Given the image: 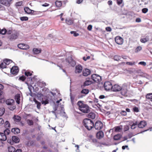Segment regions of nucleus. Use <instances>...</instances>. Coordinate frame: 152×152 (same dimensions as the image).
<instances>
[{"label": "nucleus", "instance_id": "obj_55", "mask_svg": "<svg viewBox=\"0 0 152 152\" xmlns=\"http://www.w3.org/2000/svg\"><path fill=\"white\" fill-rule=\"evenodd\" d=\"M4 123V121L3 119L0 117V126L1 125Z\"/></svg>", "mask_w": 152, "mask_h": 152}, {"label": "nucleus", "instance_id": "obj_8", "mask_svg": "<svg viewBox=\"0 0 152 152\" xmlns=\"http://www.w3.org/2000/svg\"><path fill=\"white\" fill-rule=\"evenodd\" d=\"M113 86L111 82H106L104 84V87L105 89L107 91H108L110 89L112 90Z\"/></svg>", "mask_w": 152, "mask_h": 152}, {"label": "nucleus", "instance_id": "obj_56", "mask_svg": "<svg viewBox=\"0 0 152 152\" xmlns=\"http://www.w3.org/2000/svg\"><path fill=\"white\" fill-rule=\"evenodd\" d=\"M70 99L72 102L74 101L75 98V96L71 95V94H70Z\"/></svg>", "mask_w": 152, "mask_h": 152}, {"label": "nucleus", "instance_id": "obj_36", "mask_svg": "<svg viewBox=\"0 0 152 152\" xmlns=\"http://www.w3.org/2000/svg\"><path fill=\"white\" fill-rule=\"evenodd\" d=\"M81 93L84 94L86 95L89 93V90L88 89H83L81 92Z\"/></svg>", "mask_w": 152, "mask_h": 152}, {"label": "nucleus", "instance_id": "obj_51", "mask_svg": "<svg viewBox=\"0 0 152 152\" xmlns=\"http://www.w3.org/2000/svg\"><path fill=\"white\" fill-rule=\"evenodd\" d=\"M133 110L134 112H139V109L137 107H134L133 108Z\"/></svg>", "mask_w": 152, "mask_h": 152}, {"label": "nucleus", "instance_id": "obj_41", "mask_svg": "<svg viewBox=\"0 0 152 152\" xmlns=\"http://www.w3.org/2000/svg\"><path fill=\"white\" fill-rule=\"evenodd\" d=\"M28 124L30 125H32L34 124V122L32 120L28 119L27 121Z\"/></svg>", "mask_w": 152, "mask_h": 152}, {"label": "nucleus", "instance_id": "obj_48", "mask_svg": "<svg viewBox=\"0 0 152 152\" xmlns=\"http://www.w3.org/2000/svg\"><path fill=\"white\" fill-rule=\"evenodd\" d=\"M126 63L127 64L131 66L134 65L135 64V63L134 61L128 62H126Z\"/></svg>", "mask_w": 152, "mask_h": 152}, {"label": "nucleus", "instance_id": "obj_30", "mask_svg": "<svg viewBox=\"0 0 152 152\" xmlns=\"http://www.w3.org/2000/svg\"><path fill=\"white\" fill-rule=\"evenodd\" d=\"M33 101L37 104V108L38 109H40V106L41 105L40 103L37 101L35 99H34Z\"/></svg>", "mask_w": 152, "mask_h": 152}, {"label": "nucleus", "instance_id": "obj_61", "mask_svg": "<svg viewBox=\"0 0 152 152\" xmlns=\"http://www.w3.org/2000/svg\"><path fill=\"white\" fill-rule=\"evenodd\" d=\"M92 26L91 25H90L89 26H88L87 27V29L89 31H91L92 29Z\"/></svg>", "mask_w": 152, "mask_h": 152}, {"label": "nucleus", "instance_id": "obj_53", "mask_svg": "<svg viewBox=\"0 0 152 152\" xmlns=\"http://www.w3.org/2000/svg\"><path fill=\"white\" fill-rule=\"evenodd\" d=\"M129 127L128 126L126 125L124 126V129L125 131H126L129 129Z\"/></svg>", "mask_w": 152, "mask_h": 152}, {"label": "nucleus", "instance_id": "obj_38", "mask_svg": "<svg viewBox=\"0 0 152 152\" xmlns=\"http://www.w3.org/2000/svg\"><path fill=\"white\" fill-rule=\"evenodd\" d=\"M5 111L4 108H0V116H2L4 113Z\"/></svg>", "mask_w": 152, "mask_h": 152}, {"label": "nucleus", "instance_id": "obj_27", "mask_svg": "<svg viewBox=\"0 0 152 152\" xmlns=\"http://www.w3.org/2000/svg\"><path fill=\"white\" fill-rule=\"evenodd\" d=\"M24 10L26 13L28 14H29L30 13H33L32 12H34V11L31 10H30L28 7H26L24 8Z\"/></svg>", "mask_w": 152, "mask_h": 152}, {"label": "nucleus", "instance_id": "obj_47", "mask_svg": "<svg viewBox=\"0 0 152 152\" xmlns=\"http://www.w3.org/2000/svg\"><path fill=\"white\" fill-rule=\"evenodd\" d=\"M121 129L119 126H117L115 128V132H120L121 131Z\"/></svg>", "mask_w": 152, "mask_h": 152}, {"label": "nucleus", "instance_id": "obj_33", "mask_svg": "<svg viewBox=\"0 0 152 152\" xmlns=\"http://www.w3.org/2000/svg\"><path fill=\"white\" fill-rule=\"evenodd\" d=\"M62 2L61 1H57L55 2L56 5L57 7H60L62 5Z\"/></svg>", "mask_w": 152, "mask_h": 152}, {"label": "nucleus", "instance_id": "obj_58", "mask_svg": "<svg viewBox=\"0 0 152 152\" xmlns=\"http://www.w3.org/2000/svg\"><path fill=\"white\" fill-rule=\"evenodd\" d=\"M4 86L3 85L0 84V93L1 94L2 90L3 89Z\"/></svg>", "mask_w": 152, "mask_h": 152}, {"label": "nucleus", "instance_id": "obj_54", "mask_svg": "<svg viewBox=\"0 0 152 152\" xmlns=\"http://www.w3.org/2000/svg\"><path fill=\"white\" fill-rule=\"evenodd\" d=\"M25 79H26V77L24 76H22L20 77H19V79L20 80H21L22 81H24L25 80Z\"/></svg>", "mask_w": 152, "mask_h": 152}, {"label": "nucleus", "instance_id": "obj_18", "mask_svg": "<svg viewBox=\"0 0 152 152\" xmlns=\"http://www.w3.org/2000/svg\"><path fill=\"white\" fill-rule=\"evenodd\" d=\"M147 100L152 102V93H149L146 95Z\"/></svg>", "mask_w": 152, "mask_h": 152}, {"label": "nucleus", "instance_id": "obj_22", "mask_svg": "<svg viewBox=\"0 0 152 152\" xmlns=\"http://www.w3.org/2000/svg\"><path fill=\"white\" fill-rule=\"evenodd\" d=\"M20 95L19 94H17L15 96V99L16 103L19 104H20Z\"/></svg>", "mask_w": 152, "mask_h": 152}, {"label": "nucleus", "instance_id": "obj_49", "mask_svg": "<svg viewBox=\"0 0 152 152\" xmlns=\"http://www.w3.org/2000/svg\"><path fill=\"white\" fill-rule=\"evenodd\" d=\"M138 64L141 65L143 66H145L146 64V63L144 61H140L138 63Z\"/></svg>", "mask_w": 152, "mask_h": 152}, {"label": "nucleus", "instance_id": "obj_62", "mask_svg": "<svg viewBox=\"0 0 152 152\" xmlns=\"http://www.w3.org/2000/svg\"><path fill=\"white\" fill-rule=\"evenodd\" d=\"M117 1V3L118 5H120L122 2L123 0H116Z\"/></svg>", "mask_w": 152, "mask_h": 152}, {"label": "nucleus", "instance_id": "obj_1", "mask_svg": "<svg viewBox=\"0 0 152 152\" xmlns=\"http://www.w3.org/2000/svg\"><path fill=\"white\" fill-rule=\"evenodd\" d=\"M77 104L78 106L79 109L82 112L86 113L89 112L90 110L89 106L87 105L83 104L82 101H78Z\"/></svg>", "mask_w": 152, "mask_h": 152}, {"label": "nucleus", "instance_id": "obj_40", "mask_svg": "<svg viewBox=\"0 0 152 152\" xmlns=\"http://www.w3.org/2000/svg\"><path fill=\"white\" fill-rule=\"evenodd\" d=\"M25 74L26 76L28 77L32 75V73H31L29 71H27L25 72Z\"/></svg>", "mask_w": 152, "mask_h": 152}, {"label": "nucleus", "instance_id": "obj_13", "mask_svg": "<svg viewBox=\"0 0 152 152\" xmlns=\"http://www.w3.org/2000/svg\"><path fill=\"white\" fill-rule=\"evenodd\" d=\"M115 42L118 45H121L123 42V39L121 37L117 36L115 38Z\"/></svg>", "mask_w": 152, "mask_h": 152}, {"label": "nucleus", "instance_id": "obj_52", "mask_svg": "<svg viewBox=\"0 0 152 152\" xmlns=\"http://www.w3.org/2000/svg\"><path fill=\"white\" fill-rule=\"evenodd\" d=\"M148 11V9L147 8H144L142 9V12L143 13H145Z\"/></svg>", "mask_w": 152, "mask_h": 152}, {"label": "nucleus", "instance_id": "obj_7", "mask_svg": "<svg viewBox=\"0 0 152 152\" xmlns=\"http://www.w3.org/2000/svg\"><path fill=\"white\" fill-rule=\"evenodd\" d=\"M103 126V124L100 121H97L94 125V127L95 129L99 130L101 129Z\"/></svg>", "mask_w": 152, "mask_h": 152}, {"label": "nucleus", "instance_id": "obj_64", "mask_svg": "<svg viewBox=\"0 0 152 152\" xmlns=\"http://www.w3.org/2000/svg\"><path fill=\"white\" fill-rule=\"evenodd\" d=\"M106 29L107 31H110L112 30V29L110 27H108L106 28Z\"/></svg>", "mask_w": 152, "mask_h": 152}, {"label": "nucleus", "instance_id": "obj_57", "mask_svg": "<svg viewBox=\"0 0 152 152\" xmlns=\"http://www.w3.org/2000/svg\"><path fill=\"white\" fill-rule=\"evenodd\" d=\"M75 147H76V148H77L76 149V152H80V151L79 149V146L78 145H75Z\"/></svg>", "mask_w": 152, "mask_h": 152}, {"label": "nucleus", "instance_id": "obj_2", "mask_svg": "<svg viewBox=\"0 0 152 152\" xmlns=\"http://www.w3.org/2000/svg\"><path fill=\"white\" fill-rule=\"evenodd\" d=\"M130 86V84L129 83H125L121 87V89L120 90L122 95L125 96H128V89L129 88Z\"/></svg>", "mask_w": 152, "mask_h": 152}, {"label": "nucleus", "instance_id": "obj_63", "mask_svg": "<svg viewBox=\"0 0 152 152\" xmlns=\"http://www.w3.org/2000/svg\"><path fill=\"white\" fill-rule=\"evenodd\" d=\"M136 124L133 123L131 126V128L132 129H134L136 128Z\"/></svg>", "mask_w": 152, "mask_h": 152}, {"label": "nucleus", "instance_id": "obj_45", "mask_svg": "<svg viewBox=\"0 0 152 152\" xmlns=\"http://www.w3.org/2000/svg\"><path fill=\"white\" fill-rule=\"evenodd\" d=\"M7 32V31L5 29H2L0 31V33L1 34L4 35Z\"/></svg>", "mask_w": 152, "mask_h": 152}, {"label": "nucleus", "instance_id": "obj_25", "mask_svg": "<svg viewBox=\"0 0 152 152\" xmlns=\"http://www.w3.org/2000/svg\"><path fill=\"white\" fill-rule=\"evenodd\" d=\"M12 140L15 143L18 142L20 141V139L18 137L15 136H13L12 137Z\"/></svg>", "mask_w": 152, "mask_h": 152}, {"label": "nucleus", "instance_id": "obj_5", "mask_svg": "<svg viewBox=\"0 0 152 152\" xmlns=\"http://www.w3.org/2000/svg\"><path fill=\"white\" fill-rule=\"evenodd\" d=\"M38 99L40 100H41V102L42 104L46 105L48 103V99H46L45 100H44L43 99V95L41 93H38L37 94V96Z\"/></svg>", "mask_w": 152, "mask_h": 152}, {"label": "nucleus", "instance_id": "obj_3", "mask_svg": "<svg viewBox=\"0 0 152 152\" xmlns=\"http://www.w3.org/2000/svg\"><path fill=\"white\" fill-rule=\"evenodd\" d=\"M83 123L85 127L88 130L91 129L94 126L92 121L88 118L85 119Z\"/></svg>", "mask_w": 152, "mask_h": 152}, {"label": "nucleus", "instance_id": "obj_19", "mask_svg": "<svg viewBox=\"0 0 152 152\" xmlns=\"http://www.w3.org/2000/svg\"><path fill=\"white\" fill-rule=\"evenodd\" d=\"M93 83L92 81L90 79H87L84 82V86L89 85Z\"/></svg>", "mask_w": 152, "mask_h": 152}, {"label": "nucleus", "instance_id": "obj_50", "mask_svg": "<svg viewBox=\"0 0 152 152\" xmlns=\"http://www.w3.org/2000/svg\"><path fill=\"white\" fill-rule=\"evenodd\" d=\"M120 114L123 115L125 116L126 115L127 113L126 111L124 110H122Z\"/></svg>", "mask_w": 152, "mask_h": 152}, {"label": "nucleus", "instance_id": "obj_42", "mask_svg": "<svg viewBox=\"0 0 152 152\" xmlns=\"http://www.w3.org/2000/svg\"><path fill=\"white\" fill-rule=\"evenodd\" d=\"M121 58V57L120 56H115L114 57V59L115 60L118 61L120 60Z\"/></svg>", "mask_w": 152, "mask_h": 152}, {"label": "nucleus", "instance_id": "obj_6", "mask_svg": "<svg viewBox=\"0 0 152 152\" xmlns=\"http://www.w3.org/2000/svg\"><path fill=\"white\" fill-rule=\"evenodd\" d=\"M91 79L95 82L99 83L101 80V77L99 75L96 74H93L91 76Z\"/></svg>", "mask_w": 152, "mask_h": 152}, {"label": "nucleus", "instance_id": "obj_35", "mask_svg": "<svg viewBox=\"0 0 152 152\" xmlns=\"http://www.w3.org/2000/svg\"><path fill=\"white\" fill-rule=\"evenodd\" d=\"M121 136L120 134H116L114 137V139L115 140H118L121 138Z\"/></svg>", "mask_w": 152, "mask_h": 152}, {"label": "nucleus", "instance_id": "obj_34", "mask_svg": "<svg viewBox=\"0 0 152 152\" xmlns=\"http://www.w3.org/2000/svg\"><path fill=\"white\" fill-rule=\"evenodd\" d=\"M4 61L6 65H9L12 62V60L8 59H4Z\"/></svg>", "mask_w": 152, "mask_h": 152}, {"label": "nucleus", "instance_id": "obj_4", "mask_svg": "<svg viewBox=\"0 0 152 152\" xmlns=\"http://www.w3.org/2000/svg\"><path fill=\"white\" fill-rule=\"evenodd\" d=\"M6 104L9 106L8 108L11 110H13L16 107L14 104L15 101L13 99H8L6 101Z\"/></svg>", "mask_w": 152, "mask_h": 152}, {"label": "nucleus", "instance_id": "obj_43", "mask_svg": "<svg viewBox=\"0 0 152 152\" xmlns=\"http://www.w3.org/2000/svg\"><path fill=\"white\" fill-rule=\"evenodd\" d=\"M142 47L141 46H138L136 49L135 52L136 53H137L141 50L142 49Z\"/></svg>", "mask_w": 152, "mask_h": 152}, {"label": "nucleus", "instance_id": "obj_10", "mask_svg": "<svg viewBox=\"0 0 152 152\" xmlns=\"http://www.w3.org/2000/svg\"><path fill=\"white\" fill-rule=\"evenodd\" d=\"M19 71L18 67L16 66H13L10 70V72L11 74L16 75L18 72Z\"/></svg>", "mask_w": 152, "mask_h": 152}, {"label": "nucleus", "instance_id": "obj_37", "mask_svg": "<svg viewBox=\"0 0 152 152\" xmlns=\"http://www.w3.org/2000/svg\"><path fill=\"white\" fill-rule=\"evenodd\" d=\"M0 66L2 68H6V64L3 61V62H2L0 64Z\"/></svg>", "mask_w": 152, "mask_h": 152}, {"label": "nucleus", "instance_id": "obj_39", "mask_svg": "<svg viewBox=\"0 0 152 152\" xmlns=\"http://www.w3.org/2000/svg\"><path fill=\"white\" fill-rule=\"evenodd\" d=\"M10 132V130L8 129H6V130H4V133L3 134H4V135L6 136V135H8Z\"/></svg>", "mask_w": 152, "mask_h": 152}, {"label": "nucleus", "instance_id": "obj_20", "mask_svg": "<svg viewBox=\"0 0 152 152\" xmlns=\"http://www.w3.org/2000/svg\"><path fill=\"white\" fill-rule=\"evenodd\" d=\"M7 139V137L4 135V134H3V133H0V140L5 141Z\"/></svg>", "mask_w": 152, "mask_h": 152}, {"label": "nucleus", "instance_id": "obj_12", "mask_svg": "<svg viewBox=\"0 0 152 152\" xmlns=\"http://www.w3.org/2000/svg\"><path fill=\"white\" fill-rule=\"evenodd\" d=\"M83 70V67L80 65H76L75 68V72L76 73H81Z\"/></svg>", "mask_w": 152, "mask_h": 152}, {"label": "nucleus", "instance_id": "obj_24", "mask_svg": "<svg viewBox=\"0 0 152 152\" xmlns=\"http://www.w3.org/2000/svg\"><path fill=\"white\" fill-rule=\"evenodd\" d=\"M66 23L67 24L70 25L73 23V20L70 18L66 19Z\"/></svg>", "mask_w": 152, "mask_h": 152}, {"label": "nucleus", "instance_id": "obj_26", "mask_svg": "<svg viewBox=\"0 0 152 152\" xmlns=\"http://www.w3.org/2000/svg\"><path fill=\"white\" fill-rule=\"evenodd\" d=\"M18 36L16 34H12L9 37V39L11 40L15 39L17 38Z\"/></svg>", "mask_w": 152, "mask_h": 152}, {"label": "nucleus", "instance_id": "obj_46", "mask_svg": "<svg viewBox=\"0 0 152 152\" xmlns=\"http://www.w3.org/2000/svg\"><path fill=\"white\" fill-rule=\"evenodd\" d=\"M70 33L72 34H73V35L75 37H77L79 35V34L76 31H71Z\"/></svg>", "mask_w": 152, "mask_h": 152}, {"label": "nucleus", "instance_id": "obj_21", "mask_svg": "<svg viewBox=\"0 0 152 152\" xmlns=\"http://www.w3.org/2000/svg\"><path fill=\"white\" fill-rule=\"evenodd\" d=\"M149 38L147 36L141 38L140 39V41L142 43H145L148 41L149 40Z\"/></svg>", "mask_w": 152, "mask_h": 152}, {"label": "nucleus", "instance_id": "obj_59", "mask_svg": "<svg viewBox=\"0 0 152 152\" xmlns=\"http://www.w3.org/2000/svg\"><path fill=\"white\" fill-rule=\"evenodd\" d=\"M22 4V2L20 1V2H17L16 4V5L17 6H20Z\"/></svg>", "mask_w": 152, "mask_h": 152}, {"label": "nucleus", "instance_id": "obj_15", "mask_svg": "<svg viewBox=\"0 0 152 152\" xmlns=\"http://www.w3.org/2000/svg\"><path fill=\"white\" fill-rule=\"evenodd\" d=\"M91 72V71L89 69H85L83 71V75L85 76H87L90 74Z\"/></svg>", "mask_w": 152, "mask_h": 152}, {"label": "nucleus", "instance_id": "obj_23", "mask_svg": "<svg viewBox=\"0 0 152 152\" xmlns=\"http://www.w3.org/2000/svg\"><path fill=\"white\" fill-rule=\"evenodd\" d=\"M41 50L40 49H38L37 48H34L33 50V51L34 54H37L41 52Z\"/></svg>", "mask_w": 152, "mask_h": 152}, {"label": "nucleus", "instance_id": "obj_17", "mask_svg": "<svg viewBox=\"0 0 152 152\" xmlns=\"http://www.w3.org/2000/svg\"><path fill=\"white\" fill-rule=\"evenodd\" d=\"M146 125V123L145 121H141L138 124V126L140 128H143Z\"/></svg>", "mask_w": 152, "mask_h": 152}, {"label": "nucleus", "instance_id": "obj_11", "mask_svg": "<svg viewBox=\"0 0 152 152\" xmlns=\"http://www.w3.org/2000/svg\"><path fill=\"white\" fill-rule=\"evenodd\" d=\"M18 47L22 50H27L29 48L28 45L24 44H20L18 45Z\"/></svg>", "mask_w": 152, "mask_h": 152}, {"label": "nucleus", "instance_id": "obj_29", "mask_svg": "<svg viewBox=\"0 0 152 152\" xmlns=\"http://www.w3.org/2000/svg\"><path fill=\"white\" fill-rule=\"evenodd\" d=\"M8 150L9 152H15V148L12 146H10L8 147Z\"/></svg>", "mask_w": 152, "mask_h": 152}, {"label": "nucleus", "instance_id": "obj_9", "mask_svg": "<svg viewBox=\"0 0 152 152\" xmlns=\"http://www.w3.org/2000/svg\"><path fill=\"white\" fill-rule=\"evenodd\" d=\"M66 61L72 67L74 66L76 64L75 61L73 59L71 56L68 57L66 59Z\"/></svg>", "mask_w": 152, "mask_h": 152}, {"label": "nucleus", "instance_id": "obj_28", "mask_svg": "<svg viewBox=\"0 0 152 152\" xmlns=\"http://www.w3.org/2000/svg\"><path fill=\"white\" fill-rule=\"evenodd\" d=\"M88 117L89 118L94 119L95 118V115L94 113H90L88 114Z\"/></svg>", "mask_w": 152, "mask_h": 152}, {"label": "nucleus", "instance_id": "obj_31", "mask_svg": "<svg viewBox=\"0 0 152 152\" xmlns=\"http://www.w3.org/2000/svg\"><path fill=\"white\" fill-rule=\"evenodd\" d=\"M13 118L14 120L17 122H19L21 119L20 117L18 115H14Z\"/></svg>", "mask_w": 152, "mask_h": 152}, {"label": "nucleus", "instance_id": "obj_60", "mask_svg": "<svg viewBox=\"0 0 152 152\" xmlns=\"http://www.w3.org/2000/svg\"><path fill=\"white\" fill-rule=\"evenodd\" d=\"M28 88L30 91L31 92V91L32 88H33L34 87L31 85H28Z\"/></svg>", "mask_w": 152, "mask_h": 152}, {"label": "nucleus", "instance_id": "obj_14", "mask_svg": "<svg viewBox=\"0 0 152 152\" xmlns=\"http://www.w3.org/2000/svg\"><path fill=\"white\" fill-rule=\"evenodd\" d=\"M121 89V87L118 85L115 84L113 86L112 90L114 91H120Z\"/></svg>", "mask_w": 152, "mask_h": 152}, {"label": "nucleus", "instance_id": "obj_32", "mask_svg": "<svg viewBox=\"0 0 152 152\" xmlns=\"http://www.w3.org/2000/svg\"><path fill=\"white\" fill-rule=\"evenodd\" d=\"M12 132H15V133L18 134L20 132V129L18 128H14L12 129Z\"/></svg>", "mask_w": 152, "mask_h": 152}, {"label": "nucleus", "instance_id": "obj_16", "mask_svg": "<svg viewBox=\"0 0 152 152\" xmlns=\"http://www.w3.org/2000/svg\"><path fill=\"white\" fill-rule=\"evenodd\" d=\"M97 138L98 139H100L103 137L104 136V134L102 131H99L96 134Z\"/></svg>", "mask_w": 152, "mask_h": 152}, {"label": "nucleus", "instance_id": "obj_44", "mask_svg": "<svg viewBox=\"0 0 152 152\" xmlns=\"http://www.w3.org/2000/svg\"><path fill=\"white\" fill-rule=\"evenodd\" d=\"M28 19V18L27 17H22L20 18V20L22 21L27 20Z\"/></svg>", "mask_w": 152, "mask_h": 152}]
</instances>
